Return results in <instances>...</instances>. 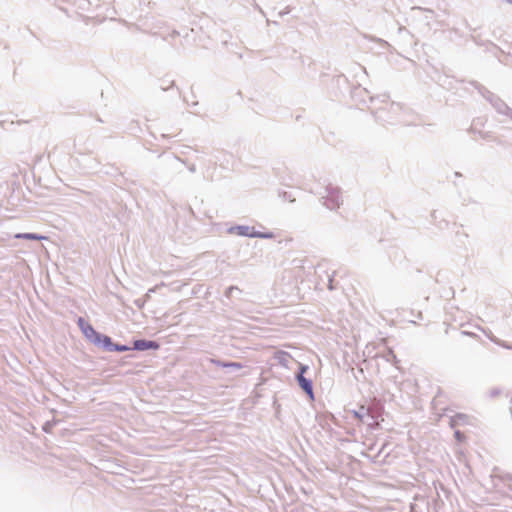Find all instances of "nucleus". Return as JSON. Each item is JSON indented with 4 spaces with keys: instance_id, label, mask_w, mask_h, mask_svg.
<instances>
[{
    "instance_id": "nucleus-9",
    "label": "nucleus",
    "mask_w": 512,
    "mask_h": 512,
    "mask_svg": "<svg viewBox=\"0 0 512 512\" xmlns=\"http://www.w3.org/2000/svg\"><path fill=\"white\" fill-rule=\"evenodd\" d=\"M101 343H102L105 347H108V348L112 347V341H111V338H110V337H108V336H103V335H101V342H100V344H101Z\"/></svg>"
},
{
    "instance_id": "nucleus-6",
    "label": "nucleus",
    "mask_w": 512,
    "mask_h": 512,
    "mask_svg": "<svg viewBox=\"0 0 512 512\" xmlns=\"http://www.w3.org/2000/svg\"><path fill=\"white\" fill-rule=\"evenodd\" d=\"M469 422V419L464 414H457L451 418V426L455 427L457 425H463L467 424Z\"/></svg>"
},
{
    "instance_id": "nucleus-4",
    "label": "nucleus",
    "mask_w": 512,
    "mask_h": 512,
    "mask_svg": "<svg viewBox=\"0 0 512 512\" xmlns=\"http://www.w3.org/2000/svg\"><path fill=\"white\" fill-rule=\"evenodd\" d=\"M133 348L136 350H157L159 348V344L155 341H148V340H136L134 341Z\"/></svg>"
},
{
    "instance_id": "nucleus-11",
    "label": "nucleus",
    "mask_w": 512,
    "mask_h": 512,
    "mask_svg": "<svg viewBox=\"0 0 512 512\" xmlns=\"http://www.w3.org/2000/svg\"><path fill=\"white\" fill-rule=\"evenodd\" d=\"M114 349L117 350V351L123 352V351L129 350V347L116 345V346H114Z\"/></svg>"
},
{
    "instance_id": "nucleus-5",
    "label": "nucleus",
    "mask_w": 512,
    "mask_h": 512,
    "mask_svg": "<svg viewBox=\"0 0 512 512\" xmlns=\"http://www.w3.org/2000/svg\"><path fill=\"white\" fill-rule=\"evenodd\" d=\"M305 371H306V367H301V373L297 376V379H298V382H299V385L301 386V388L312 397L313 391H312L311 382L303 376V373Z\"/></svg>"
},
{
    "instance_id": "nucleus-8",
    "label": "nucleus",
    "mask_w": 512,
    "mask_h": 512,
    "mask_svg": "<svg viewBox=\"0 0 512 512\" xmlns=\"http://www.w3.org/2000/svg\"><path fill=\"white\" fill-rule=\"evenodd\" d=\"M214 363L216 365H218V366H221V367H230V368H236V369L242 368V365L240 363H236V362L223 363V362H220V361H214Z\"/></svg>"
},
{
    "instance_id": "nucleus-3",
    "label": "nucleus",
    "mask_w": 512,
    "mask_h": 512,
    "mask_svg": "<svg viewBox=\"0 0 512 512\" xmlns=\"http://www.w3.org/2000/svg\"><path fill=\"white\" fill-rule=\"evenodd\" d=\"M78 325L88 340H90L94 344H100L101 334L96 332L88 322H86L83 318H79Z\"/></svg>"
},
{
    "instance_id": "nucleus-2",
    "label": "nucleus",
    "mask_w": 512,
    "mask_h": 512,
    "mask_svg": "<svg viewBox=\"0 0 512 512\" xmlns=\"http://www.w3.org/2000/svg\"><path fill=\"white\" fill-rule=\"evenodd\" d=\"M230 233L246 236V237H258V238H272V233H260L256 232L253 227L250 226H236L230 229Z\"/></svg>"
},
{
    "instance_id": "nucleus-10",
    "label": "nucleus",
    "mask_w": 512,
    "mask_h": 512,
    "mask_svg": "<svg viewBox=\"0 0 512 512\" xmlns=\"http://www.w3.org/2000/svg\"><path fill=\"white\" fill-rule=\"evenodd\" d=\"M455 438L458 442H463L465 440V436L459 430L455 431Z\"/></svg>"
},
{
    "instance_id": "nucleus-1",
    "label": "nucleus",
    "mask_w": 512,
    "mask_h": 512,
    "mask_svg": "<svg viewBox=\"0 0 512 512\" xmlns=\"http://www.w3.org/2000/svg\"><path fill=\"white\" fill-rule=\"evenodd\" d=\"M381 411V407H370L366 409L364 406H361L359 410L352 411V414L359 422H364L365 414L371 416L373 419H375V422L371 423L370 426L377 427L379 425L378 417L381 415Z\"/></svg>"
},
{
    "instance_id": "nucleus-7",
    "label": "nucleus",
    "mask_w": 512,
    "mask_h": 512,
    "mask_svg": "<svg viewBox=\"0 0 512 512\" xmlns=\"http://www.w3.org/2000/svg\"><path fill=\"white\" fill-rule=\"evenodd\" d=\"M17 239H26V240H42L46 239L45 236L37 235L34 233H18L15 235Z\"/></svg>"
}]
</instances>
